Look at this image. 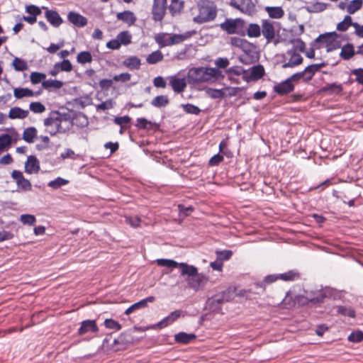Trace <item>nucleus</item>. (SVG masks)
I'll list each match as a JSON object with an SVG mask.
<instances>
[{"label":"nucleus","instance_id":"nucleus-1","mask_svg":"<svg viewBox=\"0 0 363 363\" xmlns=\"http://www.w3.org/2000/svg\"><path fill=\"white\" fill-rule=\"evenodd\" d=\"M221 76L218 69L205 67L191 68L187 73L188 82L192 84L214 82Z\"/></svg>","mask_w":363,"mask_h":363},{"label":"nucleus","instance_id":"nucleus-2","mask_svg":"<svg viewBox=\"0 0 363 363\" xmlns=\"http://www.w3.org/2000/svg\"><path fill=\"white\" fill-rule=\"evenodd\" d=\"M193 13V21L201 24L214 20L217 15V9L212 1L203 0L197 4Z\"/></svg>","mask_w":363,"mask_h":363},{"label":"nucleus","instance_id":"nucleus-3","mask_svg":"<svg viewBox=\"0 0 363 363\" xmlns=\"http://www.w3.org/2000/svg\"><path fill=\"white\" fill-rule=\"evenodd\" d=\"M62 121V117L57 113L51 114L50 117L44 120V125L47 128L46 130L51 135H55L58 132H63L67 128L61 127Z\"/></svg>","mask_w":363,"mask_h":363},{"label":"nucleus","instance_id":"nucleus-4","mask_svg":"<svg viewBox=\"0 0 363 363\" xmlns=\"http://www.w3.org/2000/svg\"><path fill=\"white\" fill-rule=\"evenodd\" d=\"M323 64H314L308 66L303 72H297L291 76L289 79L293 82H298L303 79L305 82H308L312 79L316 72H318Z\"/></svg>","mask_w":363,"mask_h":363},{"label":"nucleus","instance_id":"nucleus-5","mask_svg":"<svg viewBox=\"0 0 363 363\" xmlns=\"http://www.w3.org/2000/svg\"><path fill=\"white\" fill-rule=\"evenodd\" d=\"M243 26L244 21L240 18L226 19L220 24L221 28L229 34L238 33V30L242 28Z\"/></svg>","mask_w":363,"mask_h":363},{"label":"nucleus","instance_id":"nucleus-6","mask_svg":"<svg viewBox=\"0 0 363 363\" xmlns=\"http://www.w3.org/2000/svg\"><path fill=\"white\" fill-rule=\"evenodd\" d=\"M11 177L16 181L18 188L21 190L27 191L32 189L31 183L23 177L21 172L13 170L11 173Z\"/></svg>","mask_w":363,"mask_h":363},{"label":"nucleus","instance_id":"nucleus-7","mask_svg":"<svg viewBox=\"0 0 363 363\" xmlns=\"http://www.w3.org/2000/svg\"><path fill=\"white\" fill-rule=\"evenodd\" d=\"M169 84L176 93H182L186 88V80L185 77H179L178 75H173L168 77Z\"/></svg>","mask_w":363,"mask_h":363},{"label":"nucleus","instance_id":"nucleus-8","mask_svg":"<svg viewBox=\"0 0 363 363\" xmlns=\"http://www.w3.org/2000/svg\"><path fill=\"white\" fill-rule=\"evenodd\" d=\"M167 0H154L152 6L153 18L155 21H161L166 12Z\"/></svg>","mask_w":363,"mask_h":363},{"label":"nucleus","instance_id":"nucleus-9","mask_svg":"<svg viewBox=\"0 0 363 363\" xmlns=\"http://www.w3.org/2000/svg\"><path fill=\"white\" fill-rule=\"evenodd\" d=\"M188 286L195 291L203 288L207 282V278L203 274L196 273L190 279H186Z\"/></svg>","mask_w":363,"mask_h":363},{"label":"nucleus","instance_id":"nucleus-10","mask_svg":"<svg viewBox=\"0 0 363 363\" xmlns=\"http://www.w3.org/2000/svg\"><path fill=\"white\" fill-rule=\"evenodd\" d=\"M99 328L96 321L94 320H86L82 322L81 326L78 330V334L83 335L88 333H97Z\"/></svg>","mask_w":363,"mask_h":363},{"label":"nucleus","instance_id":"nucleus-11","mask_svg":"<svg viewBox=\"0 0 363 363\" xmlns=\"http://www.w3.org/2000/svg\"><path fill=\"white\" fill-rule=\"evenodd\" d=\"M40 169V163L38 160L33 155L28 157L25 163V171L28 174L38 173Z\"/></svg>","mask_w":363,"mask_h":363},{"label":"nucleus","instance_id":"nucleus-12","mask_svg":"<svg viewBox=\"0 0 363 363\" xmlns=\"http://www.w3.org/2000/svg\"><path fill=\"white\" fill-rule=\"evenodd\" d=\"M67 18L70 23L78 27H84L87 24V19L84 16L74 11L68 13Z\"/></svg>","mask_w":363,"mask_h":363},{"label":"nucleus","instance_id":"nucleus-13","mask_svg":"<svg viewBox=\"0 0 363 363\" xmlns=\"http://www.w3.org/2000/svg\"><path fill=\"white\" fill-rule=\"evenodd\" d=\"M294 89V86L289 78L284 82L279 83L274 86V91L281 95L288 94L292 91Z\"/></svg>","mask_w":363,"mask_h":363},{"label":"nucleus","instance_id":"nucleus-14","mask_svg":"<svg viewBox=\"0 0 363 363\" xmlns=\"http://www.w3.org/2000/svg\"><path fill=\"white\" fill-rule=\"evenodd\" d=\"M262 33L263 35L267 40V43H269L275 35L274 28L272 23L268 21H264L262 24Z\"/></svg>","mask_w":363,"mask_h":363},{"label":"nucleus","instance_id":"nucleus-15","mask_svg":"<svg viewBox=\"0 0 363 363\" xmlns=\"http://www.w3.org/2000/svg\"><path fill=\"white\" fill-rule=\"evenodd\" d=\"M155 301L154 296H148L147 298L140 301L139 302H137L134 304H133L131 306H130L128 308L126 309L125 311V315H130L133 311L138 310L140 308H145L147 305V303H152Z\"/></svg>","mask_w":363,"mask_h":363},{"label":"nucleus","instance_id":"nucleus-16","mask_svg":"<svg viewBox=\"0 0 363 363\" xmlns=\"http://www.w3.org/2000/svg\"><path fill=\"white\" fill-rule=\"evenodd\" d=\"M116 18L118 20L122 21L128 25H133L137 20V18L133 12L130 11H125L123 12L118 13Z\"/></svg>","mask_w":363,"mask_h":363},{"label":"nucleus","instance_id":"nucleus-17","mask_svg":"<svg viewBox=\"0 0 363 363\" xmlns=\"http://www.w3.org/2000/svg\"><path fill=\"white\" fill-rule=\"evenodd\" d=\"M41 91L36 93L28 88H15L13 89V95L16 99H22L23 97H31L35 95L38 96L41 94Z\"/></svg>","mask_w":363,"mask_h":363},{"label":"nucleus","instance_id":"nucleus-18","mask_svg":"<svg viewBox=\"0 0 363 363\" xmlns=\"http://www.w3.org/2000/svg\"><path fill=\"white\" fill-rule=\"evenodd\" d=\"M182 311L180 310L174 311L172 312L168 316L162 319L160 322L157 324V327L163 328L168 325L170 323L174 322L177 318H179L182 314Z\"/></svg>","mask_w":363,"mask_h":363},{"label":"nucleus","instance_id":"nucleus-19","mask_svg":"<svg viewBox=\"0 0 363 363\" xmlns=\"http://www.w3.org/2000/svg\"><path fill=\"white\" fill-rule=\"evenodd\" d=\"M29 111L19 107L11 108L9 112V118L11 119H23L28 117Z\"/></svg>","mask_w":363,"mask_h":363},{"label":"nucleus","instance_id":"nucleus-20","mask_svg":"<svg viewBox=\"0 0 363 363\" xmlns=\"http://www.w3.org/2000/svg\"><path fill=\"white\" fill-rule=\"evenodd\" d=\"M179 267L181 269V274L186 276L187 279H190L198 272V269L193 265H189L186 263H179Z\"/></svg>","mask_w":363,"mask_h":363},{"label":"nucleus","instance_id":"nucleus-21","mask_svg":"<svg viewBox=\"0 0 363 363\" xmlns=\"http://www.w3.org/2000/svg\"><path fill=\"white\" fill-rule=\"evenodd\" d=\"M45 17L48 21L55 27H58L62 22V20L57 12L52 10H47Z\"/></svg>","mask_w":363,"mask_h":363},{"label":"nucleus","instance_id":"nucleus-22","mask_svg":"<svg viewBox=\"0 0 363 363\" xmlns=\"http://www.w3.org/2000/svg\"><path fill=\"white\" fill-rule=\"evenodd\" d=\"M337 37V34L335 32L329 33L320 35L318 38L317 41L321 42V43H325L328 44V46L329 47L328 48V50L329 51L330 50L332 49V48L330 46L332 45L333 43L335 41V40L336 39Z\"/></svg>","mask_w":363,"mask_h":363},{"label":"nucleus","instance_id":"nucleus-23","mask_svg":"<svg viewBox=\"0 0 363 363\" xmlns=\"http://www.w3.org/2000/svg\"><path fill=\"white\" fill-rule=\"evenodd\" d=\"M196 339V335L193 333H179L174 335L176 342L183 344H187Z\"/></svg>","mask_w":363,"mask_h":363},{"label":"nucleus","instance_id":"nucleus-24","mask_svg":"<svg viewBox=\"0 0 363 363\" xmlns=\"http://www.w3.org/2000/svg\"><path fill=\"white\" fill-rule=\"evenodd\" d=\"M155 40L160 48L171 46L170 34L161 33L155 35Z\"/></svg>","mask_w":363,"mask_h":363},{"label":"nucleus","instance_id":"nucleus-25","mask_svg":"<svg viewBox=\"0 0 363 363\" xmlns=\"http://www.w3.org/2000/svg\"><path fill=\"white\" fill-rule=\"evenodd\" d=\"M354 54V46L352 44L347 43L342 48L340 56L344 60H349L352 58Z\"/></svg>","mask_w":363,"mask_h":363},{"label":"nucleus","instance_id":"nucleus-26","mask_svg":"<svg viewBox=\"0 0 363 363\" xmlns=\"http://www.w3.org/2000/svg\"><path fill=\"white\" fill-rule=\"evenodd\" d=\"M303 62V57L298 53H293L289 60V62H285L283 65V68L287 67H294L297 66Z\"/></svg>","mask_w":363,"mask_h":363},{"label":"nucleus","instance_id":"nucleus-27","mask_svg":"<svg viewBox=\"0 0 363 363\" xmlns=\"http://www.w3.org/2000/svg\"><path fill=\"white\" fill-rule=\"evenodd\" d=\"M190 32H186L184 34H170V44L171 46L181 43L191 37Z\"/></svg>","mask_w":363,"mask_h":363},{"label":"nucleus","instance_id":"nucleus-28","mask_svg":"<svg viewBox=\"0 0 363 363\" xmlns=\"http://www.w3.org/2000/svg\"><path fill=\"white\" fill-rule=\"evenodd\" d=\"M230 4L241 11L245 12L252 5V2L251 0H233Z\"/></svg>","mask_w":363,"mask_h":363},{"label":"nucleus","instance_id":"nucleus-29","mask_svg":"<svg viewBox=\"0 0 363 363\" xmlns=\"http://www.w3.org/2000/svg\"><path fill=\"white\" fill-rule=\"evenodd\" d=\"M140 64V60L135 56L128 57L123 61V65L130 69H138Z\"/></svg>","mask_w":363,"mask_h":363},{"label":"nucleus","instance_id":"nucleus-30","mask_svg":"<svg viewBox=\"0 0 363 363\" xmlns=\"http://www.w3.org/2000/svg\"><path fill=\"white\" fill-rule=\"evenodd\" d=\"M12 138L9 134L0 135V153L7 150L11 145Z\"/></svg>","mask_w":363,"mask_h":363},{"label":"nucleus","instance_id":"nucleus-31","mask_svg":"<svg viewBox=\"0 0 363 363\" xmlns=\"http://www.w3.org/2000/svg\"><path fill=\"white\" fill-rule=\"evenodd\" d=\"M37 135V130L33 128H28L24 130L23 133V139L27 143H33Z\"/></svg>","mask_w":363,"mask_h":363},{"label":"nucleus","instance_id":"nucleus-32","mask_svg":"<svg viewBox=\"0 0 363 363\" xmlns=\"http://www.w3.org/2000/svg\"><path fill=\"white\" fill-rule=\"evenodd\" d=\"M266 11L269 16L273 18H280L284 14V10L279 6L267 7Z\"/></svg>","mask_w":363,"mask_h":363},{"label":"nucleus","instance_id":"nucleus-33","mask_svg":"<svg viewBox=\"0 0 363 363\" xmlns=\"http://www.w3.org/2000/svg\"><path fill=\"white\" fill-rule=\"evenodd\" d=\"M163 59V55L160 50L152 52L150 54L146 59V61L150 65H154L158 62L162 61Z\"/></svg>","mask_w":363,"mask_h":363},{"label":"nucleus","instance_id":"nucleus-34","mask_svg":"<svg viewBox=\"0 0 363 363\" xmlns=\"http://www.w3.org/2000/svg\"><path fill=\"white\" fill-rule=\"evenodd\" d=\"M169 104V99L167 96L161 95L155 97L151 101V104L155 107H164Z\"/></svg>","mask_w":363,"mask_h":363},{"label":"nucleus","instance_id":"nucleus-35","mask_svg":"<svg viewBox=\"0 0 363 363\" xmlns=\"http://www.w3.org/2000/svg\"><path fill=\"white\" fill-rule=\"evenodd\" d=\"M306 9L310 13L321 12L326 9V4L322 2H315L308 5Z\"/></svg>","mask_w":363,"mask_h":363},{"label":"nucleus","instance_id":"nucleus-36","mask_svg":"<svg viewBox=\"0 0 363 363\" xmlns=\"http://www.w3.org/2000/svg\"><path fill=\"white\" fill-rule=\"evenodd\" d=\"M183 8V1L181 0H171L169 6V10L172 15L179 13Z\"/></svg>","mask_w":363,"mask_h":363},{"label":"nucleus","instance_id":"nucleus-37","mask_svg":"<svg viewBox=\"0 0 363 363\" xmlns=\"http://www.w3.org/2000/svg\"><path fill=\"white\" fill-rule=\"evenodd\" d=\"M77 61L82 65L90 63L92 61V56L88 51L80 52L77 55Z\"/></svg>","mask_w":363,"mask_h":363},{"label":"nucleus","instance_id":"nucleus-38","mask_svg":"<svg viewBox=\"0 0 363 363\" xmlns=\"http://www.w3.org/2000/svg\"><path fill=\"white\" fill-rule=\"evenodd\" d=\"M279 279H281L283 281H294L298 278L299 275L298 273L296 272L295 270H290L286 273L279 274H278Z\"/></svg>","mask_w":363,"mask_h":363},{"label":"nucleus","instance_id":"nucleus-39","mask_svg":"<svg viewBox=\"0 0 363 363\" xmlns=\"http://www.w3.org/2000/svg\"><path fill=\"white\" fill-rule=\"evenodd\" d=\"M247 35L250 38H257L260 35L261 29L259 25L251 23L247 29Z\"/></svg>","mask_w":363,"mask_h":363},{"label":"nucleus","instance_id":"nucleus-40","mask_svg":"<svg viewBox=\"0 0 363 363\" xmlns=\"http://www.w3.org/2000/svg\"><path fill=\"white\" fill-rule=\"evenodd\" d=\"M42 86L45 89L55 88L60 89L63 86V83L61 81L55 79L45 80L42 82Z\"/></svg>","mask_w":363,"mask_h":363},{"label":"nucleus","instance_id":"nucleus-41","mask_svg":"<svg viewBox=\"0 0 363 363\" xmlns=\"http://www.w3.org/2000/svg\"><path fill=\"white\" fill-rule=\"evenodd\" d=\"M362 6V0H353L347 6L348 13L352 14L359 10Z\"/></svg>","mask_w":363,"mask_h":363},{"label":"nucleus","instance_id":"nucleus-42","mask_svg":"<svg viewBox=\"0 0 363 363\" xmlns=\"http://www.w3.org/2000/svg\"><path fill=\"white\" fill-rule=\"evenodd\" d=\"M354 23L352 22L350 16H346L343 21L340 22L337 26V29L340 31H345L349 26H352Z\"/></svg>","mask_w":363,"mask_h":363},{"label":"nucleus","instance_id":"nucleus-43","mask_svg":"<svg viewBox=\"0 0 363 363\" xmlns=\"http://www.w3.org/2000/svg\"><path fill=\"white\" fill-rule=\"evenodd\" d=\"M157 263L159 266L166 267L168 268H175L179 267V263L172 259H158Z\"/></svg>","mask_w":363,"mask_h":363},{"label":"nucleus","instance_id":"nucleus-44","mask_svg":"<svg viewBox=\"0 0 363 363\" xmlns=\"http://www.w3.org/2000/svg\"><path fill=\"white\" fill-rule=\"evenodd\" d=\"M264 73V67L261 65L255 66L252 68L250 77L253 79H260Z\"/></svg>","mask_w":363,"mask_h":363},{"label":"nucleus","instance_id":"nucleus-45","mask_svg":"<svg viewBox=\"0 0 363 363\" xmlns=\"http://www.w3.org/2000/svg\"><path fill=\"white\" fill-rule=\"evenodd\" d=\"M30 110L35 113H42L45 111V106L40 102H31L29 105Z\"/></svg>","mask_w":363,"mask_h":363},{"label":"nucleus","instance_id":"nucleus-46","mask_svg":"<svg viewBox=\"0 0 363 363\" xmlns=\"http://www.w3.org/2000/svg\"><path fill=\"white\" fill-rule=\"evenodd\" d=\"M13 66L16 71H24L28 69L27 63L18 57H16L13 61Z\"/></svg>","mask_w":363,"mask_h":363},{"label":"nucleus","instance_id":"nucleus-47","mask_svg":"<svg viewBox=\"0 0 363 363\" xmlns=\"http://www.w3.org/2000/svg\"><path fill=\"white\" fill-rule=\"evenodd\" d=\"M121 45H128L131 41V35L128 31L120 33L117 36Z\"/></svg>","mask_w":363,"mask_h":363},{"label":"nucleus","instance_id":"nucleus-48","mask_svg":"<svg viewBox=\"0 0 363 363\" xmlns=\"http://www.w3.org/2000/svg\"><path fill=\"white\" fill-rule=\"evenodd\" d=\"M46 75L43 73L33 72L30 74V82L33 84H38L45 79Z\"/></svg>","mask_w":363,"mask_h":363},{"label":"nucleus","instance_id":"nucleus-49","mask_svg":"<svg viewBox=\"0 0 363 363\" xmlns=\"http://www.w3.org/2000/svg\"><path fill=\"white\" fill-rule=\"evenodd\" d=\"M55 67H59L60 71L70 72L72 69V65L69 60H64L61 63L55 64Z\"/></svg>","mask_w":363,"mask_h":363},{"label":"nucleus","instance_id":"nucleus-50","mask_svg":"<svg viewBox=\"0 0 363 363\" xmlns=\"http://www.w3.org/2000/svg\"><path fill=\"white\" fill-rule=\"evenodd\" d=\"M348 340L352 342H359L363 340V332L357 330L352 332L348 337Z\"/></svg>","mask_w":363,"mask_h":363},{"label":"nucleus","instance_id":"nucleus-51","mask_svg":"<svg viewBox=\"0 0 363 363\" xmlns=\"http://www.w3.org/2000/svg\"><path fill=\"white\" fill-rule=\"evenodd\" d=\"M20 220L23 224H27V225H33L35 223L36 219H35V217L34 216H33V215L23 214V215L21 216Z\"/></svg>","mask_w":363,"mask_h":363},{"label":"nucleus","instance_id":"nucleus-52","mask_svg":"<svg viewBox=\"0 0 363 363\" xmlns=\"http://www.w3.org/2000/svg\"><path fill=\"white\" fill-rule=\"evenodd\" d=\"M68 183L67 180H65L61 177H58L55 180L50 181L48 183V186L53 189H57L63 185H65Z\"/></svg>","mask_w":363,"mask_h":363},{"label":"nucleus","instance_id":"nucleus-53","mask_svg":"<svg viewBox=\"0 0 363 363\" xmlns=\"http://www.w3.org/2000/svg\"><path fill=\"white\" fill-rule=\"evenodd\" d=\"M104 325L107 328L115 330H119L121 328V325L113 319H106L104 322Z\"/></svg>","mask_w":363,"mask_h":363},{"label":"nucleus","instance_id":"nucleus-54","mask_svg":"<svg viewBox=\"0 0 363 363\" xmlns=\"http://www.w3.org/2000/svg\"><path fill=\"white\" fill-rule=\"evenodd\" d=\"M135 125L139 128L147 129L152 125V122L144 118H140L137 119V123Z\"/></svg>","mask_w":363,"mask_h":363},{"label":"nucleus","instance_id":"nucleus-55","mask_svg":"<svg viewBox=\"0 0 363 363\" xmlns=\"http://www.w3.org/2000/svg\"><path fill=\"white\" fill-rule=\"evenodd\" d=\"M183 109L188 113H191V114H199V112H200V109L199 108V107L193 105V104H186V105H183Z\"/></svg>","mask_w":363,"mask_h":363},{"label":"nucleus","instance_id":"nucleus-56","mask_svg":"<svg viewBox=\"0 0 363 363\" xmlns=\"http://www.w3.org/2000/svg\"><path fill=\"white\" fill-rule=\"evenodd\" d=\"M232 254L230 250L216 251L217 258L220 261L230 259Z\"/></svg>","mask_w":363,"mask_h":363},{"label":"nucleus","instance_id":"nucleus-57","mask_svg":"<svg viewBox=\"0 0 363 363\" xmlns=\"http://www.w3.org/2000/svg\"><path fill=\"white\" fill-rule=\"evenodd\" d=\"M26 11L34 16H37L41 13L40 9L35 5L27 6L26 7Z\"/></svg>","mask_w":363,"mask_h":363},{"label":"nucleus","instance_id":"nucleus-58","mask_svg":"<svg viewBox=\"0 0 363 363\" xmlns=\"http://www.w3.org/2000/svg\"><path fill=\"white\" fill-rule=\"evenodd\" d=\"M131 75L129 73H121L118 75H115L113 77V80L115 82H125L130 79Z\"/></svg>","mask_w":363,"mask_h":363},{"label":"nucleus","instance_id":"nucleus-59","mask_svg":"<svg viewBox=\"0 0 363 363\" xmlns=\"http://www.w3.org/2000/svg\"><path fill=\"white\" fill-rule=\"evenodd\" d=\"M337 312L344 315H348L350 317L354 316V311L352 308L340 306L338 307Z\"/></svg>","mask_w":363,"mask_h":363},{"label":"nucleus","instance_id":"nucleus-60","mask_svg":"<svg viewBox=\"0 0 363 363\" xmlns=\"http://www.w3.org/2000/svg\"><path fill=\"white\" fill-rule=\"evenodd\" d=\"M229 60L227 58L219 57L215 61V65L218 68H226L229 65Z\"/></svg>","mask_w":363,"mask_h":363},{"label":"nucleus","instance_id":"nucleus-61","mask_svg":"<svg viewBox=\"0 0 363 363\" xmlns=\"http://www.w3.org/2000/svg\"><path fill=\"white\" fill-rule=\"evenodd\" d=\"M130 121V118L128 116L116 117L114 119V123L121 126H123L124 124H127Z\"/></svg>","mask_w":363,"mask_h":363},{"label":"nucleus","instance_id":"nucleus-62","mask_svg":"<svg viewBox=\"0 0 363 363\" xmlns=\"http://www.w3.org/2000/svg\"><path fill=\"white\" fill-rule=\"evenodd\" d=\"M125 223L130 224L133 228H137L140 225V219L138 217H125Z\"/></svg>","mask_w":363,"mask_h":363},{"label":"nucleus","instance_id":"nucleus-63","mask_svg":"<svg viewBox=\"0 0 363 363\" xmlns=\"http://www.w3.org/2000/svg\"><path fill=\"white\" fill-rule=\"evenodd\" d=\"M154 86L157 88H165L167 83L162 77H157L153 80Z\"/></svg>","mask_w":363,"mask_h":363},{"label":"nucleus","instance_id":"nucleus-64","mask_svg":"<svg viewBox=\"0 0 363 363\" xmlns=\"http://www.w3.org/2000/svg\"><path fill=\"white\" fill-rule=\"evenodd\" d=\"M352 74L356 77V80L363 84V69H357L352 71Z\"/></svg>","mask_w":363,"mask_h":363}]
</instances>
